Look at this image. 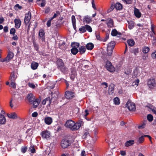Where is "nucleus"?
I'll use <instances>...</instances> for the list:
<instances>
[{
  "instance_id": "obj_26",
  "label": "nucleus",
  "mask_w": 156,
  "mask_h": 156,
  "mask_svg": "<svg viewBox=\"0 0 156 156\" xmlns=\"http://www.w3.org/2000/svg\"><path fill=\"white\" fill-rule=\"evenodd\" d=\"M62 73H66L68 71V69L64 65L62 67L58 69Z\"/></svg>"
},
{
  "instance_id": "obj_2",
  "label": "nucleus",
  "mask_w": 156,
  "mask_h": 156,
  "mask_svg": "<svg viewBox=\"0 0 156 156\" xmlns=\"http://www.w3.org/2000/svg\"><path fill=\"white\" fill-rule=\"evenodd\" d=\"M25 100L30 104H33V107L34 108H36L40 103L39 100L37 98L35 99V97L32 93L28 94L26 97Z\"/></svg>"
},
{
  "instance_id": "obj_11",
  "label": "nucleus",
  "mask_w": 156,
  "mask_h": 156,
  "mask_svg": "<svg viewBox=\"0 0 156 156\" xmlns=\"http://www.w3.org/2000/svg\"><path fill=\"white\" fill-rule=\"evenodd\" d=\"M55 100V98L54 97H52L51 98L50 97H48L45 99L43 100L42 102V103L43 105H45L46 104L47 101H48V104L49 105L51 103V102H54Z\"/></svg>"
},
{
  "instance_id": "obj_41",
  "label": "nucleus",
  "mask_w": 156,
  "mask_h": 156,
  "mask_svg": "<svg viewBox=\"0 0 156 156\" xmlns=\"http://www.w3.org/2000/svg\"><path fill=\"white\" fill-rule=\"evenodd\" d=\"M33 44L34 47V49L37 51H39V45L36 43L35 41H33Z\"/></svg>"
},
{
  "instance_id": "obj_27",
  "label": "nucleus",
  "mask_w": 156,
  "mask_h": 156,
  "mask_svg": "<svg viewBox=\"0 0 156 156\" xmlns=\"http://www.w3.org/2000/svg\"><path fill=\"white\" fill-rule=\"evenodd\" d=\"M145 137L144 136V135L140 137H139L137 139V141L136 143L138 145L142 143L144 141Z\"/></svg>"
},
{
  "instance_id": "obj_62",
  "label": "nucleus",
  "mask_w": 156,
  "mask_h": 156,
  "mask_svg": "<svg viewBox=\"0 0 156 156\" xmlns=\"http://www.w3.org/2000/svg\"><path fill=\"white\" fill-rule=\"evenodd\" d=\"M17 7L19 9H22V7L19 4H17L15 5L14 8Z\"/></svg>"
},
{
  "instance_id": "obj_39",
  "label": "nucleus",
  "mask_w": 156,
  "mask_h": 156,
  "mask_svg": "<svg viewBox=\"0 0 156 156\" xmlns=\"http://www.w3.org/2000/svg\"><path fill=\"white\" fill-rule=\"evenodd\" d=\"M150 50V48L147 47H144L142 48V52L145 54L147 53Z\"/></svg>"
},
{
  "instance_id": "obj_42",
  "label": "nucleus",
  "mask_w": 156,
  "mask_h": 156,
  "mask_svg": "<svg viewBox=\"0 0 156 156\" xmlns=\"http://www.w3.org/2000/svg\"><path fill=\"white\" fill-rule=\"evenodd\" d=\"M79 30L80 33H84L86 32V27L84 26H82L79 29Z\"/></svg>"
},
{
  "instance_id": "obj_8",
  "label": "nucleus",
  "mask_w": 156,
  "mask_h": 156,
  "mask_svg": "<svg viewBox=\"0 0 156 156\" xmlns=\"http://www.w3.org/2000/svg\"><path fill=\"white\" fill-rule=\"evenodd\" d=\"M31 18V14L30 11H28L25 15L24 21L25 25H27L30 21Z\"/></svg>"
},
{
  "instance_id": "obj_1",
  "label": "nucleus",
  "mask_w": 156,
  "mask_h": 156,
  "mask_svg": "<svg viewBox=\"0 0 156 156\" xmlns=\"http://www.w3.org/2000/svg\"><path fill=\"white\" fill-rule=\"evenodd\" d=\"M81 122L82 121L75 123L72 120H69L66 121L65 126L72 131H75L80 128L81 125Z\"/></svg>"
},
{
  "instance_id": "obj_61",
  "label": "nucleus",
  "mask_w": 156,
  "mask_h": 156,
  "mask_svg": "<svg viewBox=\"0 0 156 156\" xmlns=\"http://www.w3.org/2000/svg\"><path fill=\"white\" fill-rule=\"evenodd\" d=\"M13 36L12 37V39L15 41H17L18 39V36L16 35H15L14 34V35H13Z\"/></svg>"
},
{
  "instance_id": "obj_19",
  "label": "nucleus",
  "mask_w": 156,
  "mask_h": 156,
  "mask_svg": "<svg viewBox=\"0 0 156 156\" xmlns=\"http://www.w3.org/2000/svg\"><path fill=\"white\" fill-rule=\"evenodd\" d=\"M134 13L135 16L136 17L140 18L141 17V14L139 9H138L135 8H134Z\"/></svg>"
},
{
  "instance_id": "obj_17",
  "label": "nucleus",
  "mask_w": 156,
  "mask_h": 156,
  "mask_svg": "<svg viewBox=\"0 0 156 156\" xmlns=\"http://www.w3.org/2000/svg\"><path fill=\"white\" fill-rule=\"evenodd\" d=\"M111 35L112 36H115L117 35L119 37H120L121 35V33L120 32H118L115 29L112 30L111 31Z\"/></svg>"
},
{
  "instance_id": "obj_9",
  "label": "nucleus",
  "mask_w": 156,
  "mask_h": 156,
  "mask_svg": "<svg viewBox=\"0 0 156 156\" xmlns=\"http://www.w3.org/2000/svg\"><path fill=\"white\" fill-rule=\"evenodd\" d=\"M106 67L107 69L110 72H112L114 71V68L112 66L111 62L109 61H107L106 62Z\"/></svg>"
},
{
  "instance_id": "obj_47",
  "label": "nucleus",
  "mask_w": 156,
  "mask_h": 156,
  "mask_svg": "<svg viewBox=\"0 0 156 156\" xmlns=\"http://www.w3.org/2000/svg\"><path fill=\"white\" fill-rule=\"evenodd\" d=\"M134 27V24L132 21L129 23L128 27L129 29L131 30Z\"/></svg>"
},
{
  "instance_id": "obj_54",
  "label": "nucleus",
  "mask_w": 156,
  "mask_h": 156,
  "mask_svg": "<svg viewBox=\"0 0 156 156\" xmlns=\"http://www.w3.org/2000/svg\"><path fill=\"white\" fill-rule=\"evenodd\" d=\"M127 4H131L132 2V0H122Z\"/></svg>"
},
{
  "instance_id": "obj_32",
  "label": "nucleus",
  "mask_w": 156,
  "mask_h": 156,
  "mask_svg": "<svg viewBox=\"0 0 156 156\" xmlns=\"http://www.w3.org/2000/svg\"><path fill=\"white\" fill-rule=\"evenodd\" d=\"M139 52V49L138 48H133L131 51L130 52L133 53L135 56L137 55Z\"/></svg>"
},
{
  "instance_id": "obj_22",
  "label": "nucleus",
  "mask_w": 156,
  "mask_h": 156,
  "mask_svg": "<svg viewBox=\"0 0 156 156\" xmlns=\"http://www.w3.org/2000/svg\"><path fill=\"white\" fill-rule=\"evenodd\" d=\"M115 45V43L114 41H111L108 44L107 48L113 50Z\"/></svg>"
},
{
  "instance_id": "obj_53",
  "label": "nucleus",
  "mask_w": 156,
  "mask_h": 156,
  "mask_svg": "<svg viewBox=\"0 0 156 156\" xmlns=\"http://www.w3.org/2000/svg\"><path fill=\"white\" fill-rule=\"evenodd\" d=\"M109 38V34H107L105 37L104 38H102V41L103 42L106 41Z\"/></svg>"
},
{
  "instance_id": "obj_30",
  "label": "nucleus",
  "mask_w": 156,
  "mask_h": 156,
  "mask_svg": "<svg viewBox=\"0 0 156 156\" xmlns=\"http://www.w3.org/2000/svg\"><path fill=\"white\" fill-rule=\"evenodd\" d=\"M90 136V133L89 130H85L84 131V134L82 136V138L83 139H85Z\"/></svg>"
},
{
  "instance_id": "obj_46",
  "label": "nucleus",
  "mask_w": 156,
  "mask_h": 156,
  "mask_svg": "<svg viewBox=\"0 0 156 156\" xmlns=\"http://www.w3.org/2000/svg\"><path fill=\"white\" fill-rule=\"evenodd\" d=\"M95 36L97 40L102 41V38L101 37L99 34L98 33H95Z\"/></svg>"
},
{
  "instance_id": "obj_64",
  "label": "nucleus",
  "mask_w": 156,
  "mask_h": 156,
  "mask_svg": "<svg viewBox=\"0 0 156 156\" xmlns=\"http://www.w3.org/2000/svg\"><path fill=\"white\" fill-rule=\"evenodd\" d=\"M3 30L4 32L6 33L8 32V28L7 26H5L4 27Z\"/></svg>"
},
{
  "instance_id": "obj_25",
  "label": "nucleus",
  "mask_w": 156,
  "mask_h": 156,
  "mask_svg": "<svg viewBox=\"0 0 156 156\" xmlns=\"http://www.w3.org/2000/svg\"><path fill=\"white\" fill-rule=\"evenodd\" d=\"M38 65V64L37 62L33 61L31 64V68L34 70H35L37 69Z\"/></svg>"
},
{
  "instance_id": "obj_44",
  "label": "nucleus",
  "mask_w": 156,
  "mask_h": 156,
  "mask_svg": "<svg viewBox=\"0 0 156 156\" xmlns=\"http://www.w3.org/2000/svg\"><path fill=\"white\" fill-rule=\"evenodd\" d=\"M85 27H86V30L88 31L89 32H91L92 31V29L91 27L88 25H86Z\"/></svg>"
},
{
  "instance_id": "obj_59",
  "label": "nucleus",
  "mask_w": 156,
  "mask_h": 156,
  "mask_svg": "<svg viewBox=\"0 0 156 156\" xmlns=\"http://www.w3.org/2000/svg\"><path fill=\"white\" fill-rule=\"evenodd\" d=\"M151 56L153 58H156V51L152 53Z\"/></svg>"
},
{
  "instance_id": "obj_14",
  "label": "nucleus",
  "mask_w": 156,
  "mask_h": 156,
  "mask_svg": "<svg viewBox=\"0 0 156 156\" xmlns=\"http://www.w3.org/2000/svg\"><path fill=\"white\" fill-rule=\"evenodd\" d=\"M44 121L46 124L50 125L52 123L53 120L51 117H47L44 118Z\"/></svg>"
},
{
  "instance_id": "obj_16",
  "label": "nucleus",
  "mask_w": 156,
  "mask_h": 156,
  "mask_svg": "<svg viewBox=\"0 0 156 156\" xmlns=\"http://www.w3.org/2000/svg\"><path fill=\"white\" fill-rule=\"evenodd\" d=\"M56 64L58 69L64 65L62 60L61 58H58L57 59L56 62Z\"/></svg>"
},
{
  "instance_id": "obj_12",
  "label": "nucleus",
  "mask_w": 156,
  "mask_h": 156,
  "mask_svg": "<svg viewBox=\"0 0 156 156\" xmlns=\"http://www.w3.org/2000/svg\"><path fill=\"white\" fill-rule=\"evenodd\" d=\"M114 84L111 83L109 86L108 90V93L109 95H112L114 93Z\"/></svg>"
},
{
  "instance_id": "obj_60",
  "label": "nucleus",
  "mask_w": 156,
  "mask_h": 156,
  "mask_svg": "<svg viewBox=\"0 0 156 156\" xmlns=\"http://www.w3.org/2000/svg\"><path fill=\"white\" fill-rule=\"evenodd\" d=\"M38 115V113L37 112H34L32 114V116L33 117H36Z\"/></svg>"
},
{
  "instance_id": "obj_29",
  "label": "nucleus",
  "mask_w": 156,
  "mask_h": 156,
  "mask_svg": "<svg viewBox=\"0 0 156 156\" xmlns=\"http://www.w3.org/2000/svg\"><path fill=\"white\" fill-rule=\"evenodd\" d=\"M78 50L80 54H83L86 51V48L84 46H81L79 48Z\"/></svg>"
},
{
  "instance_id": "obj_20",
  "label": "nucleus",
  "mask_w": 156,
  "mask_h": 156,
  "mask_svg": "<svg viewBox=\"0 0 156 156\" xmlns=\"http://www.w3.org/2000/svg\"><path fill=\"white\" fill-rule=\"evenodd\" d=\"M7 115L9 118L13 119H16L18 118L17 114L15 112L8 114Z\"/></svg>"
},
{
  "instance_id": "obj_33",
  "label": "nucleus",
  "mask_w": 156,
  "mask_h": 156,
  "mask_svg": "<svg viewBox=\"0 0 156 156\" xmlns=\"http://www.w3.org/2000/svg\"><path fill=\"white\" fill-rule=\"evenodd\" d=\"M86 47L87 50H91L94 47V44L92 43H89L87 44Z\"/></svg>"
},
{
  "instance_id": "obj_15",
  "label": "nucleus",
  "mask_w": 156,
  "mask_h": 156,
  "mask_svg": "<svg viewBox=\"0 0 156 156\" xmlns=\"http://www.w3.org/2000/svg\"><path fill=\"white\" fill-rule=\"evenodd\" d=\"M14 22L16 28H19L21 24V21L20 19H15L14 20Z\"/></svg>"
},
{
  "instance_id": "obj_48",
  "label": "nucleus",
  "mask_w": 156,
  "mask_h": 156,
  "mask_svg": "<svg viewBox=\"0 0 156 156\" xmlns=\"http://www.w3.org/2000/svg\"><path fill=\"white\" fill-rule=\"evenodd\" d=\"M29 150L31 153H35L36 152V150L34 146H30L29 148Z\"/></svg>"
},
{
  "instance_id": "obj_31",
  "label": "nucleus",
  "mask_w": 156,
  "mask_h": 156,
  "mask_svg": "<svg viewBox=\"0 0 156 156\" xmlns=\"http://www.w3.org/2000/svg\"><path fill=\"white\" fill-rule=\"evenodd\" d=\"M14 55L13 53L9 51L7 56L6 57V59H8L9 61L13 58Z\"/></svg>"
},
{
  "instance_id": "obj_23",
  "label": "nucleus",
  "mask_w": 156,
  "mask_h": 156,
  "mask_svg": "<svg viewBox=\"0 0 156 156\" xmlns=\"http://www.w3.org/2000/svg\"><path fill=\"white\" fill-rule=\"evenodd\" d=\"M108 21L107 23V25L108 27L111 28L114 27V22L113 20L111 18L108 19Z\"/></svg>"
},
{
  "instance_id": "obj_13",
  "label": "nucleus",
  "mask_w": 156,
  "mask_h": 156,
  "mask_svg": "<svg viewBox=\"0 0 156 156\" xmlns=\"http://www.w3.org/2000/svg\"><path fill=\"white\" fill-rule=\"evenodd\" d=\"M92 21V18L90 17L88 15L84 17L83 19V21L84 23L89 24Z\"/></svg>"
},
{
  "instance_id": "obj_38",
  "label": "nucleus",
  "mask_w": 156,
  "mask_h": 156,
  "mask_svg": "<svg viewBox=\"0 0 156 156\" xmlns=\"http://www.w3.org/2000/svg\"><path fill=\"white\" fill-rule=\"evenodd\" d=\"M71 53L73 55H76L79 52L78 49L76 48H72L71 49Z\"/></svg>"
},
{
  "instance_id": "obj_63",
  "label": "nucleus",
  "mask_w": 156,
  "mask_h": 156,
  "mask_svg": "<svg viewBox=\"0 0 156 156\" xmlns=\"http://www.w3.org/2000/svg\"><path fill=\"white\" fill-rule=\"evenodd\" d=\"M126 152L125 151H120V154L122 156H124L126 155Z\"/></svg>"
},
{
  "instance_id": "obj_43",
  "label": "nucleus",
  "mask_w": 156,
  "mask_h": 156,
  "mask_svg": "<svg viewBox=\"0 0 156 156\" xmlns=\"http://www.w3.org/2000/svg\"><path fill=\"white\" fill-rule=\"evenodd\" d=\"M147 118L149 122H151L153 120V117L152 115L149 114L147 115Z\"/></svg>"
},
{
  "instance_id": "obj_3",
  "label": "nucleus",
  "mask_w": 156,
  "mask_h": 156,
  "mask_svg": "<svg viewBox=\"0 0 156 156\" xmlns=\"http://www.w3.org/2000/svg\"><path fill=\"white\" fill-rule=\"evenodd\" d=\"M70 142V140H67L65 139H63L61 141V147L64 149L67 148L71 145V144Z\"/></svg>"
},
{
  "instance_id": "obj_6",
  "label": "nucleus",
  "mask_w": 156,
  "mask_h": 156,
  "mask_svg": "<svg viewBox=\"0 0 156 156\" xmlns=\"http://www.w3.org/2000/svg\"><path fill=\"white\" fill-rule=\"evenodd\" d=\"M126 107L130 111H134L136 109L135 105L134 103L129 100L126 105Z\"/></svg>"
},
{
  "instance_id": "obj_10",
  "label": "nucleus",
  "mask_w": 156,
  "mask_h": 156,
  "mask_svg": "<svg viewBox=\"0 0 156 156\" xmlns=\"http://www.w3.org/2000/svg\"><path fill=\"white\" fill-rule=\"evenodd\" d=\"M90 64V62L87 60H83L80 61L81 65L82 66L85 68L86 69H88L89 66V65Z\"/></svg>"
},
{
  "instance_id": "obj_35",
  "label": "nucleus",
  "mask_w": 156,
  "mask_h": 156,
  "mask_svg": "<svg viewBox=\"0 0 156 156\" xmlns=\"http://www.w3.org/2000/svg\"><path fill=\"white\" fill-rule=\"evenodd\" d=\"M128 45L130 46H133L135 44V41L133 39H128L127 41Z\"/></svg>"
},
{
  "instance_id": "obj_24",
  "label": "nucleus",
  "mask_w": 156,
  "mask_h": 156,
  "mask_svg": "<svg viewBox=\"0 0 156 156\" xmlns=\"http://www.w3.org/2000/svg\"><path fill=\"white\" fill-rule=\"evenodd\" d=\"M17 78V76L15 75L14 72H12L10 74V79L11 81L15 82Z\"/></svg>"
},
{
  "instance_id": "obj_28",
  "label": "nucleus",
  "mask_w": 156,
  "mask_h": 156,
  "mask_svg": "<svg viewBox=\"0 0 156 156\" xmlns=\"http://www.w3.org/2000/svg\"><path fill=\"white\" fill-rule=\"evenodd\" d=\"M134 144V140H129L127 141L125 143L126 147H128L132 146Z\"/></svg>"
},
{
  "instance_id": "obj_51",
  "label": "nucleus",
  "mask_w": 156,
  "mask_h": 156,
  "mask_svg": "<svg viewBox=\"0 0 156 156\" xmlns=\"http://www.w3.org/2000/svg\"><path fill=\"white\" fill-rule=\"evenodd\" d=\"M72 24H76V20L75 16L72 15L71 17Z\"/></svg>"
},
{
  "instance_id": "obj_45",
  "label": "nucleus",
  "mask_w": 156,
  "mask_h": 156,
  "mask_svg": "<svg viewBox=\"0 0 156 156\" xmlns=\"http://www.w3.org/2000/svg\"><path fill=\"white\" fill-rule=\"evenodd\" d=\"M113 50L112 49H109L108 48L107 49V55L109 56H111Z\"/></svg>"
},
{
  "instance_id": "obj_56",
  "label": "nucleus",
  "mask_w": 156,
  "mask_h": 156,
  "mask_svg": "<svg viewBox=\"0 0 156 156\" xmlns=\"http://www.w3.org/2000/svg\"><path fill=\"white\" fill-rule=\"evenodd\" d=\"M51 9L49 7H46L45 9L44 13L46 14L48 13L50 11Z\"/></svg>"
},
{
  "instance_id": "obj_34",
  "label": "nucleus",
  "mask_w": 156,
  "mask_h": 156,
  "mask_svg": "<svg viewBox=\"0 0 156 156\" xmlns=\"http://www.w3.org/2000/svg\"><path fill=\"white\" fill-rule=\"evenodd\" d=\"M147 120H144L143 121L142 123L139 125L138 128L139 129H142L145 128V125L147 123Z\"/></svg>"
},
{
  "instance_id": "obj_37",
  "label": "nucleus",
  "mask_w": 156,
  "mask_h": 156,
  "mask_svg": "<svg viewBox=\"0 0 156 156\" xmlns=\"http://www.w3.org/2000/svg\"><path fill=\"white\" fill-rule=\"evenodd\" d=\"M115 8L117 10H121L122 9V6L120 3L117 2L115 4Z\"/></svg>"
},
{
  "instance_id": "obj_5",
  "label": "nucleus",
  "mask_w": 156,
  "mask_h": 156,
  "mask_svg": "<svg viewBox=\"0 0 156 156\" xmlns=\"http://www.w3.org/2000/svg\"><path fill=\"white\" fill-rule=\"evenodd\" d=\"M40 135L42 138L47 139L50 137L51 136L50 132L47 129L42 131Z\"/></svg>"
},
{
  "instance_id": "obj_50",
  "label": "nucleus",
  "mask_w": 156,
  "mask_h": 156,
  "mask_svg": "<svg viewBox=\"0 0 156 156\" xmlns=\"http://www.w3.org/2000/svg\"><path fill=\"white\" fill-rule=\"evenodd\" d=\"M27 149V147H23L21 149V152L23 153H25Z\"/></svg>"
},
{
  "instance_id": "obj_21",
  "label": "nucleus",
  "mask_w": 156,
  "mask_h": 156,
  "mask_svg": "<svg viewBox=\"0 0 156 156\" xmlns=\"http://www.w3.org/2000/svg\"><path fill=\"white\" fill-rule=\"evenodd\" d=\"M45 33L44 30L41 29L39 32V36L40 37L42 38V41H44L45 40L44 37Z\"/></svg>"
},
{
  "instance_id": "obj_52",
  "label": "nucleus",
  "mask_w": 156,
  "mask_h": 156,
  "mask_svg": "<svg viewBox=\"0 0 156 156\" xmlns=\"http://www.w3.org/2000/svg\"><path fill=\"white\" fill-rule=\"evenodd\" d=\"M16 33V30L14 28H12L11 29L10 31V33L11 34L14 35Z\"/></svg>"
},
{
  "instance_id": "obj_40",
  "label": "nucleus",
  "mask_w": 156,
  "mask_h": 156,
  "mask_svg": "<svg viewBox=\"0 0 156 156\" xmlns=\"http://www.w3.org/2000/svg\"><path fill=\"white\" fill-rule=\"evenodd\" d=\"M114 103L116 105H119L120 104V100L118 97H116L114 99Z\"/></svg>"
},
{
  "instance_id": "obj_55",
  "label": "nucleus",
  "mask_w": 156,
  "mask_h": 156,
  "mask_svg": "<svg viewBox=\"0 0 156 156\" xmlns=\"http://www.w3.org/2000/svg\"><path fill=\"white\" fill-rule=\"evenodd\" d=\"M28 85L29 87L33 89H34L35 87L34 84L33 83H28Z\"/></svg>"
},
{
  "instance_id": "obj_7",
  "label": "nucleus",
  "mask_w": 156,
  "mask_h": 156,
  "mask_svg": "<svg viewBox=\"0 0 156 156\" xmlns=\"http://www.w3.org/2000/svg\"><path fill=\"white\" fill-rule=\"evenodd\" d=\"M75 93L70 91H66L65 96L66 98L68 100L72 99L75 97Z\"/></svg>"
},
{
  "instance_id": "obj_4",
  "label": "nucleus",
  "mask_w": 156,
  "mask_h": 156,
  "mask_svg": "<svg viewBox=\"0 0 156 156\" xmlns=\"http://www.w3.org/2000/svg\"><path fill=\"white\" fill-rule=\"evenodd\" d=\"M147 85L148 87L151 89L156 87L155 80L154 79H150L147 81Z\"/></svg>"
},
{
  "instance_id": "obj_36",
  "label": "nucleus",
  "mask_w": 156,
  "mask_h": 156,
  "mask_svg": "<svg viewBox=\"0 0 156 156\" xmlns=\"http://www.w3.org/2000/svg\"><path fill=\"white\" fill-rule=\"evenodd\" d=\"M80 44L79 43L73 42L71 44V46L72 48H77L79 47Z\"/></svg>"
},
{
  "instance_id": "obj_18",
  "label": "nucleus",
  "mask_w": 156,
  "mask_h": 156,
  "mask_svg": "<svg viewBox=\"0 0 156 156\" xmlns=\"http://www.w3.org/2000/svg\"><path fill=\"white\" fill-rule=\"evenodd\" d=\"M6 119L3 114H0V125H3L5 124Z\"/></svg>"
},
{
  "instance_id": "obj_57",
  "label": "nucleus",
  "mask_w": 156,
  "mask_h": 156,
  "mask_svg": "<svg viewBox=\"0 0 156 156\" xmlns=\"http://www.w3.org/2000/svg\"><path fill=\"white\" fill-rule=\"evenodd\" d=\"M11 87L15 89L16 88V83L15 82L11 81L10 84Z\"/></svg>"
},
{
  "instance_id": "obj_58",
  "label": "nucleus",
  "mask_w": 156,
  "mask_h": 156,
  "mask_svg": "<svg viewBox=\"0 0 156 156\" xmlns=\"http://www.w3.org/2000/svg\"><path fill=\"white\" fill-rule=\"evenodd\" d=\"M91 4H92V7L94 8V10H96L97 9H96V6H95V4L94 3V0H92V2H91Z\"/></svg>"
},
{
  "instance_id": "obj_49",
  "label": "nucleus",
  "mask_w": 156,
  "mask_h": 156,
  "mask_svg": "<svg viewBox=\"0 0 156 156\" xmlns=\"http://www.w3.org/2000/svg\"><path fill=\"white\" fill-rule=\"evenodd\" d=\"M65 139L67 140H70V143L71 144L73 141V138L72 136L70 135L68 136L67 138Z\"/></svg>"
}]
</instances>
